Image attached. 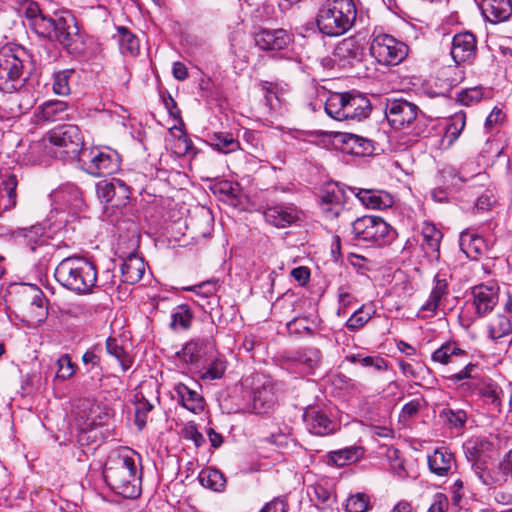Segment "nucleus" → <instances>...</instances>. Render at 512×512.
Here are the masks:
<instances>
[{
	"label": "nucleus",
	"mask_w": 512,
	"mask_h": 512,
	"mask_svg": "<svg viewBox=\"0 0 512 512\" xmlns=\"http://www.w3.org/2000/svg\"><path fill=\"white\" fill-rule=\"evenodd\" d=\"M131 450L109 457L103 476L108 486L124 498L134 499L141 493L140 477Z\"/></svg>",
	"instance_id": "f257e3e1"
},
{
	"label": "nucleus",
	"mask_w": 512,
	"mask_h": 512,
	"mask_svg": "<svg viewBox=\"0 0 512 512\" xmlns=\"http://www.w3.org/2000/svg\"><path fill=\"white\" fill-rule=\"evenodd\" d=\"M356 14L353 0H324L318 8L317 26L328 36H339L352 27Z\"/></svg>",
	"instance_id": "f03ea898"
},
{
	"label": "nucleus",
	"mask_w": 512,
	"mask_h": 512,
	"mask_svg": "<svg viewBox=\"0 0 512 512\" xmlns=\"http://www.w3.org/2000/svg\"><path fill=\"white\" fill-rule=\"evenodd\" d=\"M325 111L338 121L361 120L369 116L371 104L363 94L335 92L327 98Z\"/></svg>",
	"instance_id": "7ed1b4c3"
},
{
	"label": "nucleus",
	"mask_w": 512,
	"mask_h": 512,
	"mask_svg": "<svg viewBox=\"0 0 512 512\" xmlns=\"http://www.w3.org/2000/svg\"><path fill=\"white\" fill-rule=\"evenodd\" d=\"M55 278L64 288H95L97 272L88 261L67 257L55 269Z\"/></svg>",
	"instance_id": "20e7f679"
},
{
	"label": "nucleus",
	"mask_w": 512,
	"mask_h": 512,
	"mask_svg": "<svg viewBox=\"0 0 512 512\" xmlns=\"http://www.w3.org/2000/svg\"><path fill=\"white\" fill-rule=\"evenodd\" d=\"M26 51L23 48H3L0 51V90L13 93L23 87Z\"/></svg>",
	"instance_id": "39448f33"
},
{
	"label": "nucleus",
	"mask_w": 512,
	"mask_h": 512,
	"mask_svg": "<svg viewBox=\"0 0 512 512\" xmlns=\"http://www.w3.org/2000/svg\"><path fill=\"white\" fill-rule=\"evenodd\" d=\"M162 102L168 114V133L165 136V148L170 150L171 155L175 157L185 156L192 149V142L184 130L181 112L170 95L167 98L162 97Z\"/></svg>",
	"instance_id": "423d86ee"
},
{
	"label": "nucleus",
	"mask_w": 512,
	"mask_h": 512,
	"mask_svg": "<svg viewBox=\"0 0 512 512\" xmlns=\"http://www.w3.org/2000/svg\"><path fill=\"white\" fill-rule=\"evenodd\" d=\"M352 234L358 243L383 246L395 237L394 229L382 218L366 215L352 223Z\"/></svg>",
	"instance_id": "0eeeda50"
},
{
	"label": "nucleus",
	"mask_w": 512,
	"mask_h": 512,
	"mask_svg": "<svg viewBox=\"0 0 512 512\" xmlns=\"http://www.w3.org/2000/svg\"><path fill=\"white\" fill-rule=\"evenodd\" d=\"M51 40L60 43L69 53L81 55L85 53L87 45L85 37L80 33L74 15L65 11L54 18Z\"/></svg>",
	"instance_id": "6e6552de"
},
{
	"label": "nucleus",
	"mask_w": 512,
	"mask_h": 512,
	"mask_svg": "<svg viewBox=\"0 0 512 512\" xmlns=\"http://www.w3.org/2000/svg\"><path fill=\"white\" fill-rule=\"evenodd\" d=\"M370 54L381 65L395 66L408 55L407 45L386 33L374 32L371 36Z\"/></svg>",
	"instance_id": "1a4fd4ad"
},
{
	"label": "nucleus",
	"mask_w": 512,
	"mask_h": 512,
	"mask_svg": "<svg viewBox=\"0 0 512 512\" xmlns=\"http://www.w3.org/2000/svg\"><path fill=\"white\" fill-rule=\"evenodd\" d=\"M48 142L53 147L56 156L77 157L82 151L84 137L77 125L65 124L47 133Z\"/></svg>",
	"instance_id": "9d476101"
},
{
	"label": "nucleus",
	"mask_w": 512,
	"mask_h": 512,
	"mask_svg": "<svg viewBox=\"0 0 512 512\" xmlns=\"http://www.w3.org/2000/svg\"><path fill=\"white\" fill-rule=\"evenodd\" d=\"M79 161L88 174L97 177L110 175L119 167L117 153L107 148L93 147L82 150Z\"/></svg>",
	"instance_id": "9b49d317"
},
{
	"label": "nucleus",
	"mask_w": 512,
	"mask_h": 512,
	"mask_svg": "<svg viewBox=\"0 0 512 512\" xmlns=\"http://www.w3.org/2000/svg\"><path fill=\"white\" fill-rule=\"evenodd\" d=\"M385 115L395 129L409 127L414 122H420V111L417 105L404 99H387Z\"/></svg>",
	"instance_id": "f8f14e48"
},
{
	"label": "nucleus",
	"mask_w": 512,
	"mask_h": 512,
	"mask_svg": "<svg viewBox=\"0 0 512 512\" xmlns=\"http://www.w3.org/2000/svg\"><path fill=\"white\" fill-rule=\"evenodd\" d=\"M277 392V385L270 376L257 375L253 386V412L264 414L270 411L278 401Z\"/></svg>",
	"instance_id": "ddd939ff"
},
{
	"label": "nucleus",
	"mask_w": 512,
	"mask_h": 512,
	"mask_svg": "<svg viewBox=\"0 0 512 512\" xmlns=\"http://www.w3.org/2000/svg\"><path fill=\"white\" fill-rule=\"evenodd\" d=\"M474 474L486 486H503L508 478H512V449L500 460L495 470H489L484 463L474 465Z\"/></svg>",
	"instance_id": "4468645a"
},
{
	"label": "nucleus",
	"mask_w": 512,
	"mask_h": 512,
	"mask_svg": "<svg viewBox=\"0 0 512 512\" xmlns=\"http://www.w3.org/2000/svg\"><path fill=\"white\" fill-rule=\"evenodd\" d=\"M98 198L105 207L119 208L129 200V187L121 180L100 181L96 186Z\"/></svg>",
	"instance_id": "2eb2a0df"
},
{
	"label": "nucleus",
	"mask_w": 512,
	"mask_h": 512,
	"mask_svg": "<svg viewBox=\"0 0 512 512\" xmlns=\"http://www.w3.org/2000/svg\"><path fill=\"white\" fill-rule=\"evenodd\" d=\"M256 46L263 51L286 50L292 43V36L283 28L260 29L254 36Z\"/></svg>",
	"instance_id": "dca6fc26"
},
{
	"label": "nucleus",
	"mask_w": 512,
	"mask_h": 512,
	"mask_svg": "<svg viewBox=\"0 0 512 512\" xmlns=\"http://www.w3.org/2000/svg\"><path fill=\"white\" fill-rule=\"evenodd\" d=\"M364 45L356 37H348L337 44L333 51V61L342 68L353 66L362 60Z\"/></svg>",
	"instance_id": "f3484780"
},
{
	"label": "nucleus",
	"mask_w": 512,
	"mask_h": 512,
	"mask_svg": "<svg viewBox=\"0 0 512 512\" xmlns=\"http://www.w3.org/2000/svg\"><path fill=\"white\" fill-rule=\"evenodd\" d=\"M72 109L64 101L51 100L43 103L34 112L37 124H49L70 118Z\"/></svg>",
	"instance_id": "a211bd4d"
},
{
	"label": "nucleus",
	"mask_w": 512,
	"mask_h": 512,
	"mask_svg": "<svg viewBox=\"0 0 512 512\" xmlns=\"http://www.w3.org/2000/svg\"><path fill=\"white\" fill-rule=\"evenodd\" d=\"M307 430L316 436H326L336 431V423L319 408L309 407L303 413Z\"/></svg>",
	"instance_id": "6ab92c4d"
},
{
	"label": "nucleus",
	"mask_w": 512,
	"mask_h": 512,
	"mask_svg": "<svg viewBox=\"0 0 512 512\" xmlns=\"http://www.w3.org/2000/svg\"><path fill=\"white\" fill-rule=\"evenodd\" d=\"M476 39L470 32L458 33L453 37L451 56L456 64L468 62L475 56Z\"/></svg>",
	"instance_id": "aec40b11"
},
{
	"label": "nucleus",
	"mask_w": 512,
	"mask_h": 512,
	"mask_svg": "<svg viewBox=\"0 0 512 512\" xmlns=\"http://www.w3.org/2000/svg\"><path fill=\"white\" fill-rule=\"evenodd\" d=\"M428 467L431 473L444 477L456 469L454 454L447 448H436L427 457Z\"/></svg>",
	"instance_id": "412c9836"
},
{
	"label": "nucleus",
	"mask_w": 512,
	"mask_h": 512,
	"mask_svg": "<svg viewBox=\"0 0 512 512\" xmlns=\"http://www.w3.org/2000/svg\"><path fill=\"white\" fill-rule=\"evenodd\" d=\"M352 192L368 209H385L393 205L392 196L385 191L353 188Z\"/></svg>",
	"instance_id": "4be33fe9"
},
{
	"label": "nucleus",
	"mask_w": 512,
	"mask_h": 512,
	"mask_svg": "<svg viewBox=\"0 0 512 512\" xmlns=\"http://www.w3.org/2000/svg\"><path fill=\"white\" fill-rule=\"evenodd\" d=\"M299 211L294 206L277 205L264 212L265 220L278 228H285L298 221Z\"/></svg>",
	"instance_id": "5701e85b"
},
{
	"label": "nucleus",
	"mask_w": 512,
	"mask_h": 512,
	"mask_svg": "<svg viewBox=\"0 0 512 512\" xmlns=\"http://www.w3.org/2000/svg\"><path fill=\"white\" fill-rule=\"evenodd\" d=\"M422 248L430 260L439 259L442 232L432 223L424 222L421 229Z\"/></svg>",
	"instance_id": "b1692460"
},
{
	"label": "nucleus",
	"mask_w": 512,
	"mask_h": 512,
	"mask_svg": "<svg viewBox=\"0 0 512 512\" xmlns=\"http://www.w3.org/2000/svg\"><path fill=\"white\" fill-rule=\"evenodd\" d=\"M481 10L490 22H503L512 14V2L511 0H482Z\"/></svg>",
	"instance_id": "393cba45"
},
{
	"label": "nucleus",
	"mask_w": 512,
	"mask_h": 512,
	"mask_svg": "<svg viewBox=\"0 0 512 512\" xmlns=\"http://www.w3.org/2000/svg\"><path fill=\"white\" fill-rule=\"evenodd\" d=\"M169 393L172 399H177L189 411L198 412L203 409L202 396L182 383L176 384Z\"/></svg>",
	"instance_id": "a878e982"
},
{
	"label": "nucleus",
	"mask_w": 512,
	"mask_h": 512,
	"mask_svg": "<svg viewBox=\"0 0 512 512\" xmlns=\"http://www.w3.org/2000/svg\"><path fill=\"white\" fill-rule=\"evenodd\" d=\"M121 272L125 283L136 284L145 272L144 260L134 252L129 253L121 265Z\"/></svg>",
	"instance_id": "bb28decb"
},
{
	"label": "nucleus",
	"mask_w": 512,
	"mask_h": 512,
	"mask_svg": "<svg viewBox=\"0 0 512 512\" xmlns=\"http://www.w3.org/2000/svg\"><path fill=\"white\" fill-rule=\"evenodd\" d=\"M493 444L486 438L477 437L469 440L465 446V455L467 459L472 463V471L474 472V465L477 463H485L484 457L488 456V453L492 450Z\"/></svg>",
	"instance_id": "cd10ccee"
},
{
	"label": "nucleus",
	"mask_w": 512,
	"mask_h": 512,
	"mask_svg": "<svg viewBox=\"0 0 512 512\" xmlns=\"http://www.w3.org/2000/svg\"><path fill=\"white\" fill-rule=\"evenodd\" d=\"M340 141L344 145V151L355 156H366L373 152L372 141L352 133L341 135Z\"/></svg>",
	"instance_id": "c85d7f7f"
},
{
	"label": "nucleus",
	"mask_w": 512,
	"mask_h": 512,
	"mask_svg": "<svg viewBox=\"0 0 512 512\" xmlns=\"http://www.w3.org/2000/svg\"><path fill=\"white\" fill-rule=\"evenodd\" d=\"M17 179L11 174L0 181V216L16 206L17 202Z\"/></svg>",
	"instance_id": "c756f323"
},
{
	"label": "nucleus",
	"mask_w": 512,
	"mask_h": 512,
	"mask_svg": "<svg viewBox=\"0 0 512 512\" xmlns=\"http://www.w3.org/2000/svg\"><path fill=\"white\" fill-rule=\"evenodd\" d=\"M193 321V313L187 305H178L170 312L168 328L174 333L189 330Z\"/></svg>",
	"instance_id": "7c9ffc66"
},
{
	"label": "nucleus",
	"mask_w": 512,
	"mask_h": 512,
	"mask_svg": "<svg viewBox=\"0 0 512 512\" xmlns=\"http://www.w3.org/2000/svg\"><path fill=\"white\" fill-rule=\"evenodd\" d=\"M50 157L57 156L53 147L48 142L47 134L41 140L33 142L25 154V160L30 164H41Z\"/></svg>",
	"instance_id": "2f4dec72"
},
{
	"label": "nucleus",
	"mask_w": 512,
	"mask_h": 512,
	"mask_svg": "<svg viewBox=\"0 0 512 512\" xmlns=\"http://www.w3.org/2000/svg\"><path fill=\"white\" fill-rule=\"evenodd\" d=\"M460 247L468 258L476 260L487 250L485 240L469 231H463L460 235Z\"/></svg>",
	"instance_id": "473e14b6"
},
{
	"label": "nucleus",
	"mask_w": 512,
	"mask_h": 512,
	"mask_svg": "<svg viewBox=\"0 0 512 512\" xmlns=\"http://www.w3.org/2000/svg\"><path fill=\"white\" fill-rule=\"evenodd\" d=\"M290 335L295 336H312L320 329V320L317 316L310 319L308 317H295L286 325Z\"/></svg>",
	"instance_id": "72a5a7b5"
},
{
	"label": "nucleus",
	"mask_w": 512,
	"mask_h": 512,
	"mask_svg": "<svg viewBox=\"0 0 512 512\" xmlns=\"http://www.w3.org/2000/svg\"><path fill=\"white\" fill-rule=\"evenodd\" d=\"M439 418L442 420L445 427L460 432L465 428L468 415L463 409H454L447 406L439 412Z\"/></svg>",
	"instance_id": "f704fd0d"
},
{
	"label": "nucleus",
	"mask_w": 512,
	"mask_h": 512,
	"mask_svg": "<svg viewBox=\"0 0 512 512\" xmlns=\"http://www.w3.org/2000/svg\"><path fill=\"white\" fill-rule=\"evenodd\" d=\"M292 361L304 366L312 372L318 368L322 361V353L316 347H305L295 351L291 357Z\"/></svg>",
	"instance_id": "c9c22d12"
},
{
	"label": "nucleus",
	"mask_w": 512,
	"mask_h": 512,
	"mask_svg": "<svg viewBox=\"0 0 512 512\" xmlns=\"http://www.w3.org/2000/svg\"><path fill=\"white\" fill-rule=\"evenodd\" d=\"M363 448L360 446H349L343 449L330 451L328 460L336 466H345L357 462L363 457Z\"/></svg>",
	"instance_id": "e433bc0d"
},
{
	"label": "nucleus",
	"mask_w": 512,
	"mask_h": 512,
	"mask_svg": "<svg viewBox=\"0 0 512 512\" xmlns=\"http://www.w3.org/2000/svg\"><path fill=\"white\" fill-rule=\"evenodd\" d=\"M477 389L481 397L487 399L492 405H494L497 408L499 412L501 411V394L503 391L496 382L489 378L482 379L477 384Z\"/></svg>",
	"instance_id": "4c0bfd02"
},
{
	"label": "nucleus",
	"mask_w": 512,
	"mask_h": 512,
	"mask_svg": "<svg viewBox=\"0 0 512 512\" xmlns=\"http://www.w3.org/2000/svg\"><path fill=\"white\" fill-rule=\"evenodd\" d=\"M466 125V114L463 111H458L454 113L449 118V123L446 126L445 133L443 136V143H447L448 146L453 145V143L459 138L464 127Z\"/></svg>",
	"instance_id": "58836bf2"
},
{
	"label": "nucleus",
	"mask_w": 512,
	"mask_h": 512,
	"mask_svg": "<svg viewBox=\"0 0 512 512\" xmlns=\"http://www.w3.org/2000/svg\"><path fill=\"white\" fill-rule=\"evenodd\" d=\"M198 480L203 487L215 492L222 491L226 485L224 475L215 468L203 469L198 475Z\"/></svg>",
	"instance_id": "ea45409f"
},
{
	"label": "nucleus",
	"mask_w": 512,
	"mask_h": 512,
	"mask_svg": "<svg viewBox=\"0 0 512 512\" xmlns=\"http://www.w3.org/2000/svg\"><path fill=\"white\" fill-rule=\"evenodd\" d=\"M474 305L479 315L492 311L498 301V295L493 290H473Z\"/></svg>",
	"instance_id": "a19ab883"
},
{
	"label": "nucleus",
	"mask_w": 512,
	"mask_h": 512,
	"mask_svg": "<svg viewBox=\"0 0 512 512\" xmlns=\"http://www.w3.org/2000/svg\"><path fill=\"white\" fill-rule=\"evenodd\" d=\"M211 145L215 150L228 154L240 149L239 141L228 132H217L211 137Z\"/></svg>",
	"instance_id": "79ce46f5"
},
{
	"label": "nucleus",
	"mask_w": 512,
	"mask_h": 512,
	"mask_svg": "<svg viewBox=\"0 0 512 512\" xmlns=\"http://www.w3.org/2000/svg\"><path fill=\"white\" fill-rule=\"evenodd\" d=\"M118 33L121 53L133 57L138 55L140 50L138 38L125 27H119Z\"/></svg>",
	"instance_id": "37998d69"
},
{
	"label": "nucleus",
	"mask_w": 512,
	"mask_h": 512,
	"mask_svg": "<svg viewBox=\"0 0 512 512\" xmlns=\"http://www.w3.org/2000/svg\"><path fill=\"white\" fill-rule=\"evenodd\" d=\"M488 331L491 339H500L512 332L511 321L505 315H497L491 320Z\"/></svg>",
	"instance_id": "c03bdc74"
},
{
	"label": "nucleus",
	"mask_w": 512,
	"mask_h": 512,
	"mask_svg": "<svg viewBox=\"0 0 512 512\" xmlns=\"http://www.w3.org/2000/svg\"><path fill=\"white\" fill-rule=\"evenodd\" d=\"M106 350L108 354L115 357L123 371H127L132 364V359L129 354L124 350V348L119 345L118 340L116 338L109 337L106 340Z\"/></svg>",
	"instance_id": "a18cd8bd"
},
{
	"label": "nucleus",
	"mask_w": 512,
	"mask_h": 512,
	"mask_svg": "<svg viewBox=\"0 0 512 512\" xmlns=\"http://www.w3.org/2000/svg\"><path fill=\"white\" fill-rule=\"evenodd\" d=\"M353 364H359L362 367H373L378 371L388 369L387 361L379 356H363L362 354H352L347 357Z\"/></svg>",
	"instance_id": "49530a36"
},
{
	"label": "nucleus",
	"mask_w": 512,
	"mask_h": 512,
	"mask_svg": "<svg viewBox=\"0 0 512 512\" xmlns=\"http://www.w3.org/2000/svg\"><path fill=\"white\" fill-rule=\"evenodd\" d=\"M462 354H464V351L461 350L455 343L448 342L433 352L432 360L441 364H448L451 362L453 356Z\"/></svg>",
	"instance_id": "de8ad7c7"
},
{
	"label": "nucleus",
	"mask_w": 512,
	"mask_h": 512,
	"mask_svg": "<svg viewBox=\"0 0 512 512\" xmlns=\"http://www.w3.org/2000/svg\"><path fill=\"white\" fill-rule=\"evenodd\" d=\"M226 370V362L222 358L215 357L201 370L203 380L220 379Z\"/></svg>",
	"instance_id": "09e8293b"
},
{
	"label": "nucleus",
	"mask_w": 512,
	"mask_h": 512,
	"mask_svg": "<svg viewBox=\"0 0 512 512\" xmlns=\"http://www.w3.org/2000/svg\"><path fill=\"white\" fill-rule=\"evenodd\" d=\"M54 18L47 17L45 15L38 16L29 23V26L37 33L39 36L47 38L51 40V34L53 33Z\"/></svg>",
	"instance_id": "8fccbe9b"
},
{
	"label": "nucleus",
	"mask_w": 512,
	"mask_h": 512,
	"mask_svg": "<svg viewBox=\"0 0 512 512\" xmlns=\"http://www.w3.org/2000/svg\"><path fill=\"white\" fill-rule=\"evenodd\" d=\"M72 74V70H64L54 74L52 88L55 94L66 96L70 93L69 79Z\"/></svg>",
	"instance_id": "3c124183"
},
{
	"label": "nucleus",
	"mask_w": 512,
	"mask_h": 512,
	"mask_svg": "<svg viewBox=\"0 0 512 512\" xmlns=\"http://www.w3.org/2000/svg\"><path fill=\"white\" fill-rule=\"evenodd\" d=\"M369 508V498L363 493L348 498L346 503V512H366Z\"/></svg>",
	"instance_id": "603ef678"
},
{
	"label": "nucleus",
	"mask_w": 512,
	"mask_h": 512,
	"mask_svg": "<svg viewBox=\"0 0 512 512\" xmlns=\"http://www.w3.org/2000/svg\"><path fill=\"white\" fill-rule=\"evenodd\" d=\"M483 98L482 87L465 89L458 94V101L465 106L478 103Z\"/></svg>",
	"instance_id": "864d4df0"
},
{
	"label": "nucleus",
	"mask_w": 512,
	"mask_h": 512,
	"mask_svg": "<svg viewBox=\"0 0 512 512\" xmlns=\"http://www.w3.org/2000/svg\"><path fill=\"white\" fill-rule=\"evenodd\" d=\"M153 405H151L146 400H141L136 403L135 406V424L139 428V430L143 429L146 425L147 414L152 410Z\"/></svg>",
	"instance_id": "5fc2aeb1"
},
{
	"label": "nucleus",
	"mask_w": 512,
	"mask_h": 512,
	"mask_svg": "<svg viewBox=\"0 0 512 512\" xmlns=\"http://www.w3.org/2000/svg\"><path fill=\"white\" fill-rule=\"evenodd\" d=\"M57 377L66 380L75 373V366L68 354L62 355L58 359Z\"/></svg>",
	"instance_id": "6e6d98bb"
},
{
	"label": "nucleus",
	"mask_w": 512,
	"mask_h": 512,
	"mask_svg": "<svg viewBox=\"0 0 512 512\" xmlns=\"http://www.w3.org/2000/svg\"><path fill=\"white\" fill-rule=\"evenodd\" d=\"M449 509V499L444 493H436L427 512H447Z\"/></svg>",
	"instance_id": "4d7b16f0"
},
{
	"label": "nucleus",
	"mask_w": 512,
	"mask_h": 512,
	"mask_svg": "<svg viewBox=\"0 0 512 512\" xmlns=\"http://www.w3.org/2000/svg\"><path fill=\"white\" fill-rule=\"evenodd\" d=\"M310 270L306 266H299L293 268L290 272V276L297 283L298 286H306L310 279Z\"/></svg>",
	"instance_id": "13d9d810"
},
{
	"label": "nucleus",
	"mask_w": 512,
	"mask_h": 512,
	"mask_svg": "<svg viewBox=\"0 0 512 512\" xmlns=\"http://www.w3.org/2000/svg\"><path fill=\"white\" fill-rule=\"evenodd\" d=\"M444 295L445 290H432L429 299L421 306L420 311H429L434 313Z\"/></svg>",
	"instance_id": "bf43d9fd"
},
{
	"label": "nucleus",
	"mask_w": 512,
	"mask_h": 512,
	"mask_svg": "<svg viewBox=\"0 0 512 512\" xmlns=\"http://www.w3.org/2000/svg\"><path fill=\"white\" fill-rule=\"evenodd\" d=\"M370 316L368 314L364 315L362 312H355L351 315V317L346 322V327L355 331L364 326L369 320Z\"/></svg>",
	"instance_id": "052dcab7"
},
{
	"label": "nucleus",
	"mask_w": 512,
	"mask_h": 512,
	"mask_svg": "<svg viewBox=\"0 0 512 512\" xmlns=\"http://www.w3.org/2000/svg\"><path fill=\"white\" fill-rule=\"evenodd\" d=\"M343 194L338 188L326 190L322 195V205L336 204L337 202L343 203Z\"/></svg>",
	"instance_id": "680f3d73"
},
{
	"label": "nucleus",
	"mask_w": 512,
	"mask_h": 512,
	"mask_svg": "<svg viewBox=\"0 0 512 512\" xmlns=\"http://www.w3.org/2000/svg\"><path fill=\"white\" fill-rule=\"evenodd\" d=\"M184 437L193 441L196 447H200L205 443V437L197 430L194 425H190L185 428Z\"/></svg>",
	"instance_id": "e2e57ef3"
},
{
	"label": "nucleus",
	"mask_w": 512,
	"mask_h": 512,
	"mask_svg": "<svg viewBox=\"0 0 512 512\" xmlns=\"http://www.w3.org/2000/svg\"><path fill=\"white\" fill-rule=\"evenodd\" d=\"M421 408V401L418 399H414L406 403L401 411V417L404 419L414 417Z\"/></svg>",
	"instance_id": "0e129e2a"
},
{
	"label": "nucleus",
	"mask_w": 512,
	"mask_h": 512,
	"mask_svg": "<svg viewBox=\"0 0 512 512\" xmlns=\"http://www.w3.org/2000/svg\"><path fill=\"white\" fill-rule=\"evenodd\" d=\"M52 198L55 202L68 204L71 198L74 201L78 200V192L73 190L71 193L66 190H58L52 193Z\"/></svg>",
	"instance_id": "69168bd1"
},
{
	"label": "nucleus",
	"mask_w": 512,
	"mask_h": 512,
	"mask_svg": "<svg viewBox=\"0 0 512 512\" xmlns=\"http://www.w3.org/2000/svg\"><path fill=\"white\" fill-rule=\"evenodd\" d=\"M313 491L317 501L321 504H328V502L333 498L332 492L323 485H315L313 487Z\"/></svg>",
	"instance_id": "338daca9"
},
{
	"label": "nucleus",
	"mask_w": 512,
	"mask_h": 512,
	"mask_svg": "<svg viewBox=\"0 0 512 512\" xmlns=\"http://www.w3.org/2000/svg\"><path fill=\"white\" fill-rule=\"evenodd\" d=\"M475 369H476V365L469 363L462 370L451 375L449 377V379L456 383V382H460L464 379L472 378L473 377L472 372Z\"/></svg>",
	"instance_id": "774afa93"
}]
</instances>
